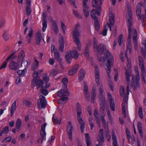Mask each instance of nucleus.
Here are the masks:
<instances>
[{"instance_id":"f257e3e1","label":"nucleus","mask_w":146,"mask_h":146,"mask_svg":"<svg viewBox=\"0 0 146 146\" xmlns=\"http://www.w3.org/2000/svg\"><path fill=\"white\" fill-rule=\"evenodd\" d=\"M93 45L94 48L98 52V59L99 61H101L102 59L101 55L104 54V57L103 59L105 64L107 67L106 69V72L109 76L110 73L111 71V66L113 62V56L109 52L108 50H107L106 46L101 43L99 45L97 44V41L95 38L94 39Z\"/></svg>"},{"instance_id":"f03ea898","label":"nucleus","mask_w":146,"mask_h":146,"mask_svg":"<svg viewBox=\"0 0 146 146\" xmlns=\"http://www.w3.org/2000/svg\"><path fill=\"white\" fill-rule=\"evenodd\" d=\"M100 108V112L101 113L100 117L102 123L104 125L106 124V121L104 118L105 114L104 111L105 109L108 107L107 102L105 99V97L98 98Z\"/></svg>"},{"instance_id":"7ed1b4c3","label":"nucleus","mask_w":146,"mask_h":146,"mask_svg":"<svg viewBox=\"0 0 146 146\" xmlns=\"http://www.w3.org/2000/svg\"><path fill=\"white\" fill-rule=\"evenodd\" d=\"M80 27V25L78 23H77L72 33L73 39L74 41L77 45V48L78 50H81V45L80 42V40L78 37L80 36V32L79 29Z\"/></svg>"},{"instance_id":"20e7f679","label":"nucleus","mask_w":146,"mask_h":146,"mask_svg":"<svg viewBox=\"0 0 146 146\" xmlns=\"http://www.w3.org/2000/svg\"><path fill=\"white\" fill-rule=\"evenodd\" d=\"M127 7L128 9V13L129 16V18L127 21L128 27H132L133 25L132 12L131 10V8L129 3H127Z\"/></svg>"},{"instance_id":"39448f33","label":"nucleus","mask_w":146,"mask_h":146,"mask_svg":"<svg viewBox=\"0 0 146 146\" xmlns=\"http://www.w3.org/2000/svg\"><path fill=\"white\" fill-rule=\"evenodd\" d=\"M46 123H45L44 124H42L41 126V131H40V135L41 137V139H39L37 140V141L38 143H40V142L41 143H42L43 141L44 140H45L46 138V133L45 131V128L46 125Z\"/></svg>"},{"instance_id":"423d86ee","label":"nucleus","mask_w":146,"mask_h":146,"mask_svg":"<svg viewBox=\"0 0 146 146\" xmlns=\"http://www.w3.org/2000/svg\"><path fill=\"white\" fill-rule=\"evenodd\" d=\"M131 27H128V37L127 38L128 45L127 46V49L126 50V54H127V52H129V54H130L131 50V42L130 38L131 36Z\"/></svg>"},{"instance_id":"0eeeda50","label":"nucleus","mask_w":146,"mask_h":146,"mask_svg":"<svg viewBox=\"0 0 146 146\" xmlns=\"http://www.w3.org/2000/svg\"><path fill=\"white\" fill-rule=\"evenodd\" d=\"M55 47L53 44H52L51 46V51L52 53L54 52V58L58 62L60 61V60L61 58H60V55L59 52L55 48Z\"/></svg>"},{"instance_id":"6e6552de","label":"nucleus","mask_w":146,"mask_h":146,"mask_svg":"<svg viewBox=\"0 0 146 146\" xmlns=\"http://www.w3.org/2000/svg\"><path fill=\"white\" fill-rule=\"evenodd\" d=\"M95 80L97 85L100 84V75L99 68L97 65H95L94 68Z\"/></svg>"},{"instance_id":"1a4fd4ad","label":"nucleus","mask_w":146,"mask_h":146,"mask_svg":"<svg viewBox=\"0 0 146 146\" xmlns=\"http://www.w3.org/2000/svg\"><path fill=\"white\" fill-rule=\"evenodd\" d=\"M43 84V82L42 80L40 79H38L37 80H33L32 82L31 86L34 87L36 86L37 89L39 87L42 86Z\"/></svg>"},{"instance_id":"9d476101","label":"nucleus","mask_w":146,"mask_h":146,"mask_svg":"<svg viewBox=\"0 0 146 146\" xmlns=\"http://www.w3.org/2000/svg\"><path fill=\"white\" fill-rule=\"evenodd\" d=\"M9 66L11 70L13 71L17 70L19 68L18 63L14 61H12L9 63Z\"/></svg>"},{"instance_id":"9b49d317","label":"nucleus","mask_w":146,"mask_h":146,"mask_svg":"<svg viewBox=\"0 0 146 146\" xmlns=\"http://www.w3.org/2000/svg\"><path fill=\"white\" fill-rule=\"evenodd\" d=\"M139 80L135 79L134 77H132V79L131 86L134 90H136L137 88L140 87L139 84Z\"/></svg>"},{"instance_id":"f8f14e48","label":"nucleus","mask_w":146,"mask_h":146,"mask_svg":"<svg viewBox=\"0 0 146 146\" xmlns=\"http://www.w3.org/2000/svg\"><path fill=\"white\" fill-rule=\"evenodd\" d=\"M73 130V127L71 122H68V125L67 127V131L70 140L71 141L72 140V133Z\"/></svg>"},{"instance_id":"ddd939ff","label":"nucleus","mask_w":146,"mask_h":146,"mask_svg":"<svg viewBox=\"0 0 146 146\" xmlns=\"http://www.w3.org/2000/svg\"><path fill=\"white\" fill-rule=\"evenodd\" d=\"M98 136L99 139H97L98 141H99V143L96 146H102V143H101V142H103L104 141V133L103 129H100L99 131Z\"/></svg>"},{"instance_id":"4468645a","label":"nucleus","mask_w":146,"mask_h":146,"mask_svg":"<svg viewBox=\"0 0 146 146\" xmlns=\"http://www.w3.org/2000/svg\"><path fill=\"white\" fill-rule=\"evenodd\" d=\"M137 32L136 29H134L133 36V44L134 48L135 50H137L138 48V42L137 37Z\"/></svg>"},{"instance_id":"2eb2a0df","label":"nucleus","mask_w":146,"mask_h":146,"mask_svg":"<svg viewBox=\"0 0 146 146\" xmlns=\"http://www.w3.org/2000/svg\"><path fill=\"white\" fill-rule=\"evenodd\" d=\"M42 30L43 32H44L47 28V19L46 18V15L45 13H43L42 14Z\"/></svg>"},{"instance_id":"dca6fc26","label":"nucleus","mask_w":146,"mask_h":146,"mask_svg":"<svg viewBox=\"0 0 146 146\" xmlns=\"http://www.w3.org/2000/svg\"><path fill=\"white\" fill-rule=\"evenodd\" d=\"M57 94L59 97L68 96L70 95L68 91L62 89L59 90L57 92Z\"/></svg>"},{"instance_id":"f3484780","label":"nucleus","mask_w":146,"mask_h":146,"mask_svg":"<svg viewBox=\"0 0 146 146\" xmlns=\"http://www.w3.org/2000/svg\"><path fill=\"white\" fill-rule=\"evenodd\" d=\"M108 99L109 100L110 105L111 109V110L114 111L115 110V106L114 101L111 94L110 93H108Z\"/></svg>"},{"instance_id":"a211bd4d","label":"nucleus","mask_w":146,"mask_h":146,"mask_svg":"<svg viewBox=\"0 0 146 146\" xmlns=\"http://www.w3.org/2000/svg\"><path fill=\"white\" fill-rule=\"evenodd\" d=\"M109 17L110 18L109 19V21H110V23L108 25H107V27L108 26L109 27L110 30L111 31V27L113 26L114 23V16L112 14H109Z\"/></svg>"},{"instance_id":"6ab92c4d","label":"nucleus","mask_w":146,"mask_h":146,"mask_svg":"<svg viewBox=\"0 0 146 146\" xmlns=\"http://www.w3.org/2000/svg\"><path fill=\"white\" fill-rule=\"evenodd\" d=\"M25 56L24 51L22 50L19 53L17 58V62L18 63H19L24 58Z\"/></svg>"},{"instance_id":"aec40b11","label":"nucleus","mask_w":146,"mask_h":146,"mask_svg":"<svg viewBox=\"0 0 146 146\" xmlns=\"http://www.w3.org/2000/svg\"><path fill=\"white\" fill-rule=\"evenodd\" d=\"M39 99L40 104L41 107L43 108H45L47 105V103L45 97L42 95H40V96Z\"/></svg>"},{"instance_id":"412c9836","label":"nucleus","mask_w":146,"mask_h":146,"mask_svg":"<svg viewBox=\"0 0 146 146\" xmlns=\"http://www.w3.org/2000/svg\"><path fill=\"white\" fill-rule=\"evenodd\" d=\"M137 15L139 19H141L142 16H141V4L139 3L137 4V10L136 11Z\"/></svg>"},{"instance_id":"4be33fe9","label":"nucleus","mask_w":146,"mask_h":146,"mask_svg":"<svg viewBox=\"0 0 146 146\" xmlns=\"http://www.w3.org/2000/svg\"><path fill=\"white\" fill-rule=\"evenodd\" d=\"M77 120L80 125V129L82 133L83 132L84 129L85 128V123L82 118L80 117H77Z\"/></svg>"},{"instance_id":"5701e85b","label":"nucleus","mask_w":146,"mask_h":146,"mask_svg":"<svg viewBox=\"0 0 146 146\" xmlns=\"http://www.w3.org/2000/svg\"><path fill=\"white\" fill-rule=\"evenodd\" d=\"M34 31L32 27L30 28L29 31V33L28 34L27 36V37L28 41L29 43H30L31 41L32 40V38L33 36V33Z\"/></svg>"},{"instance_id":"b1692460","label":"nucleus","mask_w":146,"mask_h":146,"mask_svg":"<svg viewBox=\"0 0 146 146\" xmlns=\"http://www.w3.org/2000/svg\"><path fill=\"white\" fill-rule=\"evenodd\" d=\"M34 62L33 63L31 69L33 71H35L38 69L39 66V62L36 58H34Z\"/></svg>"},{"instance_id":"393cba45","label":"nucleus","mask_w":146,"mask_h":146,"mask_svg":"<svg viewBox=\"0 0 146 146\" xmlns=\"http://www.w3.org/2000/svg\"><path fill=\"white\" fill-rule=\"evenodd\" d=\"M139 68L141 70V73L143 80L145 83H146L145 78L146 76V71L145 67L144 66L143 67H139Z\"/></svg>"},{"instance_id":"a878e982","label":"nucleus","mask_w":146,"mask_h":146,"mask_svg":"<svg viewBox=\"0 0 146 146\" xmlns=\"http://www.w3.org/2000/svg\"><path fill=\"white\" fill-rule=\"evenodd\" d=\"M72 51L69 50L68 51L66 55V60L69 64L71 62V60H72Z\"/></svg>"},{"instance_id":"bb28decb","label":"nucleus","mask_w":146,"mask_h":146,"mask_svg":"<svg viewBox=\"0 0 146 146\" xmlns=\"http://www.w3.org/2000/svg\"><path fill=\"white\" fill-rule=\"evenodd\" d=\"M76 110L77 112V117H80L82 114V110L78 103L76 104Z\"/></svg>"},{"instance_id":"cd10ccee","label":"nucleus","mask_w":146,"mask_h":146,"mask_svg":"<svg viewBox=\"0 0 146 146\" xmlns=\"http://www.w3.org/2000/svg\"><path fill=\"white\" fill-rule=\"evenodd\" d=\"M79 72V79L80 80H81L84 78L86 74V72L84 71L83 68H81Z\"/></svg>"},{"instance_id":"c85d7f7f","label":"nucleus","mask_w":146,"mask_h":146,"mask_svg":"<svg viewBox=\"0 0 146 146\" xmlns=\"http://www.w3.org/2000/svg\"><path fill=\"white\" fill-rule=\"evenodd\" d=\"M51 22L52 23V27L54 32L56 34H57L58 31V27L56 21H55L52 20Z\"/></svg>"},{"instance_id":"c756f323","label":"nucleus","mask_w":146,"mask_h":146,"mask_svg":"<svg viewBox=\"0 0 146 146\" xmlns=\"http://www.w3.org/2000/svg\"><path fill=\"white\" fill-rule=\"evenodd\" d=\"M59 50L62 52H63L64 49V40L63 38H61L59 40Z\"/></svg>"},{"instance_id":"7c9ffc66","label":"nucleus","mask_w":146,"mask_h":146,"mask_svg":"<svg viewBox=\"0 0 146 146\" xmlns=\"http://www.w3.org/2000/svg\"><path fill=\"white\" fill-rule=\"evenodd\" d=\"M85 136L87 146H92V143L90 140L89 134L88 133H86Z\"/></svg>"},{"instance_id":"2f4dec72","label":"nucleus","mask_w":146,"mask_h":146,"mask_svg":"<svg viewBox=\"0 0 146 146\" xmlns=\"http://www.w3.org/2000/svg\"><path fill=\"white\" fill-rule=\"evenodd\" d=\"M16 102L15 101L13 104L12 105L10 109V114L11 116L13 115L14 111L16 109L17 107L16 106Z\"/></svg>"},{"instance_id":"473e14b6","label":"nucleus","mask_w":146,"mask_h":146,"mask_svg":"<svg viewBox=\"0 0 146 146\" xmlns=\"http://www.w3.org/2000/svg\"><path fill=\"white\" fill-rule=\"evenodd\" d=\"M137 128L140 136L142 137H143L142 124L140 122H137Z\"/></svg>"},{"instance_id":"72a5a7b5","label":"nucleus","mask_w":146,"mask_h":146,"mask_svg":"<svg viewBox=\"0 0 146 146\" xmlns=\"http://www.w3.org/2000/svg\"><path fill=\"white\" fill-rule=\"evenodd\" d=\"M42 38L41 34L40 33H38L36 36V42L37 45H39Z\"/></svg>"},{"instance_id":"f704fd0d","label":"nucleus","mask_w":146,"mask_h":146,"mask_svg":"<svg viewBox=\"0 0 146 146\" xmlns=\"http://www.w3.org/2000/svg\"><path fill=\"white\" fill-rule=\"evenodd\" d=\"M16 123V130L18 132H19L20 130V127L21 124V121L20 119H18Z\"/></svg>"},{"instance_id":"c9c22d12","label":"nucleus","mask_w":146,"mask_h":146,"mask_svg":"<svg viewBox=\"0 0 146 146\" xmlns=\"http://www.w3.org/2000/svg\"><path fill=\"white\" fill-rule=\"evenodd\" d=\"M125 75L126 77L127 84H130V77L131 76V73L129 72L128 69L126 70Z\"/></svg>"},{"instance_id":"e433bc0d","label":"nucleus","mask_w":146,"mask_h":146,"mask_svg":"<svg viewBox=\"0 0 146 146\" xmlns=\"http://www.w3.org/2000/svg\"><path fill=\"white\" fill-rule=\"evenodd\" d=\"M52 121L54 123L58 124H60L61 123V121L58 119L56 116H55V115L54 114L53 115Z\"/></svg>"},{"instance_id":"4c0bfd02","label":"nucleus","mask_w":146,"mask_h":146,"mask_svg":"<svg viewBox=\"0 0 146 146\" xmlns=\"http://www.w3.org/2000/svg\"><path fill=\"white\" fill-rule=\"evenodd\" d=\"M83 12L86 17H87L89 15V9L87 6L83 8Z\"/></svg>"},{"instance_id":"58836bf2","label":"nucleus","mask_w":146,"mask_h":146,"mask_svg":"<svg viewBox=\"0 0 146 146\" xmlns=\"http://www.w3.org/2000/svg\"><path fill=\"white\" fill-rule=\"evenodd\" d=\"M84 94L85 96H90L88 90V86L86 84H85L84 85Z\"/></svg>"},{"instance_id":"ea45409f","label":"nucleus","mask_w":146,"mask_h":146,"mask_svg":"<svg viewBox=\"0 0 146 146\" xmlns=\"http://www.w3.org/2000/svg\"><path fill=\"white\" fill-rule=\"evenodd\" d=\"M97 13V10L96 9H93L91 11V16L94 19L98 18L96 15Z\"/></svg>"},{"instance_id":"a19ab883","label":"nucleus","mask_w":146,"mask_h":146,"mask_svg":"<svg viewBox=\"0 0 146 146\" xmlns=\"http://www.w3.org/2000/svg\"><path fill=\"white\" fill-rule=\"evenodd\" d=\"M41 93L44 96L46 95L48 93V91L45 88L44 86H42L40 90Z\"/></svg>"},{"instance_id":"79ce46f5","label":"nucleus","mask_w":146,"mask_h":146,"mask_svg":"<svg viewBox=\"0 0 146 146\" xmlns=\"http://www.w3.org/2000/svg\"><path fill=\"white\" fill-rule=\"evenodd\" d=\"M94 22L96 29L97 31L98 30L100 27V25L98 18H96L95 19H94Z\"/></svg>"},{"instance_id":"37998d69","label":"nucleus","mask_w":146,"mask_h":146,"mask_svg":"<svg viewBox=\"0 0 146 146\" xmlns=\"http://www.w3.org/2000/svg\"><path fill=\"white\" fill-rule=\"evenodd\" d=\"M139 61V67L144 66V60L143 58L139 56L138 57Z\"/></svg>"},{"instance_id":"c03bdc74","label":"nucleus","mask_w":146,"mask_h":146,"mask_svg":"<svg viewBox=\"0 0 146 146\" xmlns=\"http://www.w3.org/2000/svg\"><path fill=\"white\" fill-rule=\"evenodd\" d=\"M38 72L37 71H34L33 74V80H37L40 78L39 76L38 75Z\"/></svg>"},{"instance_id":"a18cd8bd","label":"nucleus","mask_w":146,"mask_h":146,"mask_svg":"<svg viewBox=\"0 0 146 146\" xmlns=\"http://www.w3.org/2000/svg\"><path fill=\"white\" fill-rule=\"evenodd\" d=\"M104 92V90L103 87H100L99 88V92L98 94V98L104 97V96L103 95V94Z\"/></svg>"},{"instance_id":"49530a36","label":"nucleus","mask_w":146,"mask_h":146,"mask_svg":"<svg viewBox=\"0 0 146 146\" xmlns=\"http://www.w3.org/2000/svg\"><path fill=\"white\" fill-rule=\"evenodd\" d=\"M26 71V70L25 69L22 70H19L17 72V73L19 76H23L25 74V73Z\"/></svg>"},{"instance_id":"de8ad7c7","label":"nucleus","mask_w":146,"mask_h":146,"mask_svg":"<svg viewBox=\"0 0 146 146\" xmlns=\"http://www.w3.org/2000/svg\"><path fill=\"white\" fill-rule=\"evenodd\" d=\"M72 54L73 57L74 59H76L78 58L79 55L78 52L76 50H72Z\"/></svg>"},{"instance_id":"09e8293b","label":"nucleus","mask_w":146,"mask_h":146,"mask_svg":"<svg viewBox=\"0 0 146 146\" xmlns=\"http://www.w3.org/2000/svg\"><path fill=\"white\" fill-rule=\"evenodd\" d=\"M122 114L123 117H126V111L125 103H123L122 104Z\"/></svg>"},{"instance_id":"8fccbe9b","label":"nucleus","mask_w":146,"mask_h":146,"mask_svg":"<svg viewBox=\"0 0 146 146\" xmlns=\"http://www.w3.org/2000/svg\"><path fill=\"white\" fill-rule=\"evenodd\" d=\"M68 99V98L66 97L60 98L59 99V103L61 104H64V103L63 101L67 100Z\"/></svg>"},{"instance_id":"3c124183","label":"nucleus","mask_w":146,"mask_h":146,"mask_svg":"<svg viewBox=\"0 0 146 146\" xmlns=\"http://www.w3.org/2000/svg\"><path fill=\"white\" fill-rule=\"evenodd\" d=\"M28 64V62L26 60H24L22 61L21 63V66L24 67L25 69H26L27 67Z\"/></svg>"},{"instance_id":"603ef678","label":"nucleus","mask_w":146,"mask_h":146,"mask_svg":"<svg viewBox=\"0 0 146 146\" xmlns=\"http://www.w3.org/2000/svg\"><path fill=\"white\" fill-rule=\"evenodd\" d=\"M107 26L106 25L104 27V30L101 33V34H102L103 36H105L107 35Z\"/></svg>"},{"instance_id":"864d4df0","label":"nucleus","mask_w":146,"mask_h":146,"mask_svg":"<svg viewBox=\"0 0 146 146\" xmlns=\"http://www.w3.org/2000/svg\"><path fill=\"white\" fill-rule=\"evenodd\" d=\"M17 57L16 55H14L11 54L9 56H8L6 59V61H8L9 60H13L15 59Z\"/></svg>"},{"instance_id":"5fc2aeb1","label":"nucleus","mask_w":146,"mask_h":146,"mask_svg":"<svg viewBox=\"0 0 146 146\" xmlns=\"http://www.w3.org/2000/svg\"><path fill=\"white\" fill-rule=\"evenodd\" d=\"M3 38L5 40H7L9 39L8 33L5 31L3 33Z\"/></svg>"},{"instance_id":"6e6d98bb","label":"nucleus","mask_w":146,"mask_h":146,"mask_svg":"<svg viewBox=\"0 0 146 146\" xmlns=\"http://www.w3.org/2000/svg\"><path fill=\"white\" fill-rule=\"evenodd\" d=\"M26 11L27 12V14L28 16H29L31 14V6H27L26 7Z\"/></svg>"},{"instance_id":"4d7b16f0","label":"nucleus","mask_w":146,"mask_h":146,"mask_svg":"<svg viewBox=\"0 0 146 146\" xmlns=\"http://www.w3.org/2000/svg\"><path fill=\"white\" fill-rule=\"evenodd\" d=\"M43 80L45 83L48 82L49 78L46 75V74H44L43 75Z\"/></svg>"},{"instance_id":"13d9d810","label":"nucleus","mask_w":146,"mask_h":146,"mask_svg":"<svg viewBox=\"0 0 146 146\" xmlns=\"http://www.w3.org/2000/svg\"><path fill=\"white\" fill-rule=\"evenodd\" d=\"M138 114L141 119L143 118V113L142 112V109L141 107H139V110L138 111Z\"/></svg>"},{"instance_id":"bf43d9fd","label":"nucleus","mask_w":146,"mask_h":146,"mask_svg":"<svg viewBox=\"0 0 146 146\" xmlns=\"http://www.w3.org/2000/svg\"><path fill=\"white\" fill-rule=\"evenodd\" d=\"M123 38L122 35L121 34L119 35V36L118 40V42L119 43V45L120 46L122 44V42H123Z\"/></svg>"},{"instance_id":"052dcab7","label":"nucleus","mask_w":146,"mask_h":146,"mask_svg":"<svg viewBox=\"0 0 146 146\" xmlns=\"http://www.w3.org/2000/svg\"><path fill=\"white\" fill-rule=\"evenodd\" d=\"M9 131V127L8 126H6L3 128L2 132V133L3 134L7 133Z\"/></svg>"},{"instance_id":"680f3d73","label":"nucleus","mask_w":146,"mask_h":146,"mask_svg":"<svg viewBox=\"0 0 146 146\" xmlns=\"http://www.w3.org/2000/svg\"><path fill=\"white\" fill-rule=\"evenodd\" d=\"M101 7L100 5H98L96 8V10H97V13L98 15L99 16L101 14Z\"/></svg>"},{"instance_id":"e2e57ef3","label":"nucleus","mask_w":146,"mask_h":146,"mask_svg":"<svg viewBox=\"0 0 146 146\" xmlns=\"http://www.w3.org/2000/svg\"><path fill=\"white\" fill-rule=\"evenodd\" d=\"M125 56L127 58V66L129 68H130L131 67V62L129 60V58L127 57V56L126 54H125Z\"/></svg>"},{"instance_id":"0e129e2a","label":"nucleus","mask_w":146,"mask_h":146,"mask_svg":"<svg viewBox=\"0 0 146 146\" xmlns=\"http://www.w3.org/2000/svg\"><path fill=\"white\" fill-rule=\"evenodd\" d=\"M7 61H6V59L5 61L3 62L2 64L0 66V70L3 68H5L6 67Z\"/></svg>"},{"instance_id":"69168bd1","label":"nucleus","mask_w":146,"mask_h":146,"mask_svg":"<svg viewBox=\"0 0 146 146\" xmlns=\"http://www.w3.org/2000/svg\"><path fill=\"white\" fill-rule=\"evenodd\" d=\"M97 90L96 88V86L94 85L92 89V94L96 95Z\"/></svg>"},{"instance_id":"338daca9","label":"nucleus","mask_w":146,"mask_h":146,"mask_svg":"<svg viewBox=\"0 0 146 146\" xmlns=\"http://www.w3.org/2000/svg\"><path fill=\"white\" fill-rule=\"evenodd\" d=\"M112 140L113 142H115V143H117L116 137L115 136V134L114 133L112 135Z\"/></svg>"},{"instance_id":"774afa93","label":"nucleus","mask_w":146,"mask_h":146,"mask_svg":"<svg viewBox=\"0 0 146 146\" xmlns=\"http://www.w3.org/2000/svg\"><path fill=\"white\" fill-rule=\"evenodd\" d=\"M5 20L3 19L0 22V28H2L5 25Z\"/></svg>"}]
</instances>
